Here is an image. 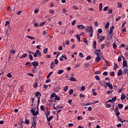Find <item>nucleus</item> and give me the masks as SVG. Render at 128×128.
I'll return each mask as SVG.
<instances>
[{"instance_id": "nucleus-43", "label": "nucleus", "mask_w": 128, "mask_h": 128, "mask_svg": "<svg viewBox=\"0 0 128 128\" xmlns=\"http://www.w3.org/2000/svg\"><path fill=\"white\" fill-rule=\"evenodd\" d=\"M48 52V48H46L44 50V54H46Z\"/></svg>"}, {"instance_id": "nucleus-24", "label": "nucleus", "mask_w": 128, "mask_h": 128, "mask_svg": "<svg viewBox=\"0 0 128 128\" xmlns=\"http://www.w3.org/2000/svg\"><path fill=\"white\" fill-rule=\"evenodd\" d=\"M76 38L78 40V42H80V35L78 34H77L76 36Z\"/></svg>"}, {"instance_id": "nucleus-10", "label": "nucleus", "mask_w": 128, "mask_h": 128, "mask_svg": "<svg viewBox=\"0 0 128 128\" xmlns=\"http://www.w3.org/2000/svg\"><path fill=\"white\" fill-rule=\"evenodd\" d=\"M124 66H126V68H128V62H126V60H123L122 68H124Z\"/></svg>"}, {"instance_id": "nucleus-58", "label": "nucleus", "mask_w": 128, "mask_h": 128, "mask_svg": "<svg viewBox=\"0 0 128 128\" xmlns=\"http://www.w3.org/2000/svg\"><path fill=\"white\" fill-rule=\"evenodd\" d=\"M7 76H8V78H12V74H10V73H8V74H7Z\"/></svg>"}, {"instance_id": "nucleus-54", "label": "nucleus", "mask_w": 128, "mask_h": 128, "mask_svg": "<svg viewBox=\"0 0 128 128\" xmlns=\"http://www.w3.org/2000/svg\"><path fill=\"white\" fill-rule=\"evenodd\" d=\"M34 88H38V83L34 84Z\"/></svg>"}, {"instance_id": "nucleus-38", "label": "nucleus", "mask_w": 128, "mask_h": 128, "mask_svg": "<svg viewBox=\"0 0 128 128\" xmlns=\"http://www.w3.org/2000/svg\"><path fill=\"white\" fill-rule=\"evenodd\" d=\"M54 64H58V60L55 59L54 60Z\"/></svg>"}, {"instance_id": "nucleus-3", "label": "nucleus", "mask_w": 128, "mask_h": 128, "mask_svg": "<svg viewBox=\"0 0 128 128\" xmlns=\"http://www.w3.org/2000/svg\"><path fill=\"white\" fill-rule=\"evenodd\" d=\"M98 40L100 42H102V40H104L105 37L104 36H100V34H97Z\"/></svg>"}, {"instance_id": "nucleus-46", "label": "nucleus", "mask_w": 128, "mask_h": 128, "mask_svg": "<svg viewBox=\"0 0 128 128\" xmlns=\"http://www.w3.org/2000/svg\"><path fill=\"white\" fill-rule=\"evenodd\" d=\"M46 24V22H43L40 23V26H44V24Z\"/></svg>"}, {"instance_id": "nucleus-26", "label": "nucleus", "mask_w": 128, "mask_h": 128, "mask_svg": "<svg viewBox=\"0 0 128 128\" xmlns=\"http://www.w3.org/2000/svg\"><path fill=\"white\" fill-rule=\"evenodd\" d=\"M26 38H30V40H36V38L32 36H26Z\"/></svg>"}, {"instance_id": "nucleus-16", "label": "nucleus", "mask_w": 128, "mask_h": 128, "mask_svg": "<svg viewBox=\"0 0 128 128\" xmlns=\"http://www.w3.org/2000/svg\"><path fill=\"white\" fill-rule=\"evenodd\" d=\"M102 4L100 3L99 4V10L100 12H102Z\"/></svg>"}, {"instance_id": "nucleus-51", "label": "nucleus", "mask_w": 128, "mask_h": 128, "mask_svg": "<svg viewBox=\"0 0 128 128\" xmlns=\"http://www.w3.org/2000/svg\"><path fill=\"white\" fill-rule=\"evenodd\" d=\"M62 58H64V60H68V58H66V55H62Z\"/></svg>"}, {"instance_id": "nucleus-41", "label": "nucleus", "mask_w": 128, "mask_h": 128, "mask_svg": "<svg viewBox=\"0 0 128 128\" xmlns=\"http://www.w3.org/2000/svg\"><path fill=\"white\" fill-rule=\"evenodd\" d=\"M25 124H30V122L28 121V120L26 119Z\"/></svg>"}, {"instance_id": "nucleus-8", "label": "nucleus", "mask_w": 128, "mask_h": 128, "mask_svg": "<svg viewBox=\"0 0 128 128\" xmlns=\"http://www.w3.org/2000/svg\"><path fill=\"white\" fill-rule=\"evenodd\" d=\"M77 28L80 30H84V26L82 24L78 25Z\"/></svg>"}, {"instance_id": "nucleus-47", "label": "nucleus", "mask_w": 128, "mask_h": 128, "mask_svg": "<svg viewBox=\"0 0 128 128\" xmlns=\"http://www.w3.org/2000/svg\"><path fill=\"white\" fill-rule=\"evenodd\" d=\"M79 56H80V58H83L84 54H82V53L80 52L79 53Z\"/></svg>"}, {"instance_id": "nucleus-50", "label": "nucleus", "mask_w": 128, "mask_h": 128, "mask_svg": "<svg viewBox=\"0 0 128 128\" xmlns=\"http://www.w3.org/2000/svg\"><path fill=\"white\" fill-rule=\"evenodd\" d=\"M90 58H92V57H90V56H88L86 58V60H90Z\"/></svg>"}, {"instance_id": "nucleus-20", "label": "nucleus", "mask_w": 128, "mask_h": 128, "mask_svg": "<svg viewBox=\"0 0 128 128\" xmlns=\"http://www.w3.org/2000/svg\"><path fill=\"white\" fill-rule=\"evenodd\" d=\"M96 41H94L93 43V48L96 50Z\"/></svg>"}, {"instance_id": "nucleus-33", "label": "nucleus", "mask_w": 128, "mask_h": 128, "mask_svg": "<svg viewBox=\"0 0 128 128\" xmlns=\"http://www.w3.org/2000/svg\"><path fill=\"white\" fill-rule=\"evenodd\" d=\"M122 4L120 2L118 3V8H122Z\"/></svg>"}, {"instance_id": "nucleus-29", "label": "nucleus", "mask_w": 128, "mask_h": 128, "mask_svg": "<svg viewBox=\"0 0 128 128\" xmlns=\"http://www.w3.org/2000/svg\"><path fill=\"white\" fill-rule=\"evenodd\" d=\"M122 32H126V28H124L122 30Z\"/></svg>"}, {"instance_id": "nucleus-9", "label": "nucleus", "mask_w": 128, "mask_h": 128, "mask_svg": "<svg viewBox=\"0 0 128 128\" xmlns=\"http://www.w3.org/2000/svg\"><path fill=\"white\" fill-rule=\"evenodd\" d=\"M106 84L110 90H112V85L110 84V82H106Z\"/></svg>"}, {"instance_id": "nucleus-11", "label": "nucleus", "mask_w": 128, "mask_h": 128, "mask_svg": "<svg viewBox=\"0 0 128 128\" xmlns=\"http://www.w3.org/2000/svg\"><path fill=\"white\" fill-rule=\"evenodd\" d=\"M122 69H120L118 71L117 75L118 76H122Z\"/></svg>"}, {"instance_id": "nucleus-31", "label": "nucleus", "mask_w": 128, "mask_h": 128, "mask_svg": "<svg viewBox=\"0 0 128 128\" xmlns=\"http://www.w3.org/2000/svg\"><path fill=\"white\" fill-rule=\"evenodd\" d=\"M60 100V97L58 96H55V100Z\"/></svg>"}, {"instance_id": "nucleus-39", "label": "nucleus", "mask_w": 128, "mask_h": 128, "mask_svg": "<svg viewBox=\"0 0 128 128\" xmlns=\"http://www.w3.org/2000/svg\"><path fill=\"white\" fill-rule=\"evenodd\" d=\"M113 48L114 50L116 48V43L113 44Z\"/></svg>"}, {"instance_id": "nucleus-17", "label": "nucleus", "mask_w": 128, "mask_h": 128, "mask_svg": "<svg viewBox=\"0 0 128 128\" xmlns=\"http://www.w3.org/2000/svg\"><path fill=\"white\" fill-rule=\"evenodd\" d=\"M128 70L127 68H124V72H123L124 74H128Z\"/></svg>"}, {"instance_id": "nucleus-4", "label": "nucleus", "mask_w": 128, "mask_h": 128, "mask_svg": "<svg viewBox=\"0 0 128 128\" xmlns=\"http://www.w3.org/2000/svg\"><path fill=\"white\" fill-rule=\"evenodd\" d=\"M114 112L116 113L115 114L116 116H118L120 114V111H118V106L116 107L114 110Z\"/></svg>"}, {"instance_id": "nucleus-1", "label": "nucleus", "mask_w": 128, "mask_h": 128, "mask_svg": "<svg viewBox=\"0 0 128 128\" xmlns=\"http://www.w3.org/2000/svg\"><path fill=\"white\" fill-rule=\"evenodd\" d=\"M107 36L108 40H112V26H111L110 28V30H107Z\"/></svg>"}, {"instance_id": "nucleus-40", "label": "nucleus", "mask_w": 128, "mask_h": 128, "mask_svg": "<svg viewBox=\"0 0 128 128\" xmlns=\"http://www.w3.org/2000/svg\"><path fill=\"white\" fill-rule=\"evenodd\" d=\"M68 86H66L64 88V92H66V90H68Z\"/></svg>"}, {"instance_id": "nucleus-37", "label": "nucleus", "mask_w": 128, "mask_h": 128, "mask_svg": "<svg viewBox=\"0 0 128 128\" xmlns=\"http://www.w3.org/2000/svg\"><path fill=\"white\" fill-rule=\"evenodd\" d=\"M101 74V72L99 70L96 71L94 72L95 74Z\"/></svg>"}, {"instance_id": "nucleus-5", "label": "nucleus", "mask_w": 128, "mask_h": 128, "mask_svg": "<svg viewBox=\"0 0 128 128\" xmlns=\"http://www.w3.org/2000/svg\"><path fill=\"white\" fill-rule=\"evenodd\" d=\"M86 30H87L88 32H94L92 26H88Z\"/></svg>"}, {"instance_id": "nucleus-59", "label": "nucleus", "mask_w": 128, "mask_h": 128, "mask_svg": "<svg viewBox=\"0 0 128 128\" xmlns=\"http://www.w3.org/2000/svg\"><path fill=\"white\" fill-rule=\"evenodd\" d=\"M58 50H62V46H60L58 48Z\"/></svg>"}, {"instance_id": "nucleus-63", "label": "nucleus", "mask_w": 128, "mask_h": 128, "mask_svg": "<svg viewBox=\"0 0 128 128\" xmlns=\"http://www.w3.org/2000/svg\"><path fill=\"white\" fill-rule=\"evenodd\" d=\"M8 24H10V22L6 21L5 24V26H6Z\"/></svg>"}, {"instance_id": "nucleus-30", "label": "nucleus", "mask_w": 128, "mask_h": 128, "mask_svg": "<svg viewBox=\"0 0 128 128\" xmlns=\"http://www.w3.org/2000/svg\"><path fill=\"white\" fill-rule=\"evenodd\" d=\"M118 106L119 108H122L124 107V104H118Z\"/></svg>"}, {"instance_id": "nucleus-60", "label": "nucleus", "mask_w": 128, "mask_h": 128, "mask_svg": "<svg viewBox=\"0 0 128 128\" xmlns=\"http://www.w3.org/2000/svg\"><path fill=\"white\" fill-rule=\"evenodd\" d=\"M80 98H84V95H82V94H80Z\"/></svg>"}, {"instance_id": "nucleus-27", "label": "nucleus", "mask_w": 128, "mask_h": 128, "mask_svg": "<svg viewBox=\"0 0 128 128\" xmlns=\"http://www.w3.org/2000/svg\"><path fill=\"white\" fill-rule=\"evenodd\" d=\"M52 72H50L48 74V76H47V77H46V78H48V79L50 78V76H52Z\"/></svg>"}, {"instance_id": "nucleus-36", "label": "nucleus", "mask_w": 128, "mask_h": 128, "mask_svg": "<svg viewBox=\"0 0 128 128\" xmlns=\"http://www.w3.org/2000/svg\"><path fill=\"white\" fill-rule=\"evenodd\" d=\"M56 93H52V94H51V98H54V96L56 97Z\"/></svg>"}, {"instance_id": "nucleus-19", "label": "nucleus", "mask_w": 128, "mask_h": 128, "mask_svg": "<svg viewBox=\"0 0 128 128\" xmlns=\"http://www.w3.org/2000/svg\"><path fill=\"white\" fill-rule=\"evenodd\" d=\"M70 80H71V82H76V79L74 77L70 78Z\"/></svg>"}, {"instance_id": "nucleus-44", "label": "nucleus", "mask_w": 128, "mask_h": 128, "mask_svg": "<svg viewBox=\"0 0 128 128\" xmlns=\"http://www.w3.org/2000/svg\"><path fill=\"white\" fill-rule=\"evenodd\" d=\"M88 120H94V118H93V117H89V118H88Z\"/></svg>"}, {"instance_id": "nucleus-42", "label": "nucleus", "mask_w": 128, "mask_h": 128, "mask_svg": "<svg viewBox=\"0 0 128 128\" xmlns=\"http://www.w3.org/2000/svg\"><path fill=\"white\" fill-rule=\"evenodd\" d=\"M95 78L96 80H100V76H95Z\"/></svg>"}, {"instance_id": "nucleus-53", "label": "nucleus", "mask_w": 128, "mask_h": 128, "mask_svg": "<svg viewBox=\"0 0 128 128\" xmlns=\"http://www.w3.org/2000/svg\"><path fill=\"white\" fill-rule=\"evenodd\" d=\"M98 26V22H94V26Z\"/></svg>"}, {"instance_id": "nucleus-23", "label": "nucleus", "mask_w": 128, "mask_h": 128, "mask_svg": "<svg viewBox=\"0 0 128 128\" xmlns=\"http://www.w3.org/2000/svg\"><path fill=\"white\" fill-rule=\"evenodd\" d=\"M63 72H64V70H59L58 71V74H63Z\"/></svg>"}, {"instance_id": "nucleus-64", "label": "nucleus", "mask_w": 128, "mask_h": 128, "mask_svg": "<svg viewBox=\"0 0 128 128\" xmlns=\"http://www.w3.org/2000/svg\"><path fill=\"white\" fill-rule=\"evenodd\" d=\"M102 74L103 76H108V72H103Z\"/></svg>"}, {"instance_id": "nucleus-57", "label": "nucleus", "mask_w": 128, "mask_h": 128, "mask_svg": "<svg viewBox=\"0 0 128 128\" xmlns=\"http://www.w3.org/2000/svg\"><path fill=\"white\" fill-rule=\"evenodd\" d=\"M40 108L41 110H44V108L43 106H41Z\"/></svg>"}, {"instance_id": "nucleus-32", "label": "nucleus", "mask_w": 128, "mask_h": 128, "mask_svg": "<svg viewBox=\"0 0 128 128\" xmlns=\"http://www.w3.org/2000/svg\"><path fill=\"white\" fill-rule=\"evenodd\" d=\"M36 122H33L32 128V126H34V128H36Z\"/></svg>"}, {"instance_id": "nucleus-56", "label": "nucleus", "mask_w": 128, "mask_h": 128, "mask_svg": "<svg viewBox=\"0 0 128 128\" xmlns=\"http://www.w3.org/2000/svg\"><path fill=\"white\" fill-rule=\"evenodd\" d=\"M77 118H78V120H82V117L78 116L77 117Z\"/></svg>"}, {"instance_id": "nucleus-55", "label": "nucleus", "mask_w": 128, "mask_h": 128, "mask_svg": "<svg viewBox=\"0 0 128 128\" xmlns=\"http://www.w3.org/2000/svg\"><path fill=\"white\" fill-rule=\"evenodd\" d=\"M117 128H122V124H118L116 125Z\"/></svg>"}, {"instance_id": "nucleus-25", "label": "nucleus", "mask_w": 128, "mask_h": 128, "mask_svg": "<svg viewBox=\"0 0 128 128\" xmlns=\"http://www.w3.org/2000/svg\"><path fill=\"white\" fill-rule=\"evenodd\" d=\"M62 14H66V12H68V10H66V9L64 8L62 10Z\"/></svg>"}, {"instance_id": "nucleus-12", "label": "nucleus", "mask_w": 128, "mask_h": 128, "mask_svg": "<svg viewBox=\"0 0 128 128\" xmlns=\"http://www.w3.org/2000/svg\"><path fill=\"white\" fill-rule=\"evenodd\" d=\"M46 118H47V120L48 122H50L51 120H52V118H54V116H50L49 118L48 116V115H46Z\"/></svg>"}, {"instance_id": "nucleus-62", "label": "nucleus", "mask_w": 128, "mask_h": 128, "mask_svg": "<svg viewBox=\"0 0 128 128\" xmlns=\"http://www.w3.org/2000/svg\"><path fill=\"white\" fill-rule=\"evenodd\" d=\"M121 18L120 16H118V18H116V22H118V20H120Z\"/></svg>"}, {"instance_id": "nucleus-48", "label": "nucleus", "mask_w": 128, "mask_h": 128, "mask_svg": "<svg viewBox=\"0 0 128 128\" xmlns=\"http://www.w3.org/2000/svg\"><path fill=\"white\" fill-rule=\"evenodd\" d=\"M90 32V34L89 36H90V38H92V34H94V31H92V32Z\"/></svg>"}, {"instance_id": "nucleus-61", "label": "nucleus", "mask_w": 128, "mask_h": 128, "mask_svg": "<svg viewBox=\"0 0 128 128\" xmlns=\"http://www.w3.org/2000/svg\"><path fill=\"white\" fill-rule=\"evenodd\" d=\"M120 48H126V44H122L120 46Z\"/></svg>"}, {"instance_id": "nucleus-28", "label": "nucleus", "mask_w": 128, "mask_h": 128, "mask_svg": "<svg viewBox=\"0 0 128 128\" xmlns=\"http://www.w3.org/2000/svg\"><path fill=\"white\" fill-rule=\"evenodd\" d=\"M29 59L30 60H34V57H32V54H29Z\"/></svg>"}, {"instance_id": "nucleus-6", "label": "nucleus", "mask_w": 128, "mask_h": 128, "mask_svg": "<svg viewBox=\"0 0 128 128\" xmlns=\"http://www.w3.org/2000/svg\"><path fill=\"white\" fill-rule=\"evenodd\" d=\"M117 118L118 120H119V122H122V124H124V122H126V120H122V118L120 116H117Z\"/></svg>"}, {"instance_id": "nucleus-52", "label": "nucleus", "mask_w": 128, "mask_h": 128, "mask_svg": "<svg viewBox=\"0 0 128 128\" xmlns=\"http://www.w3.org/2000/svg\"><path fill=\"white\" fill-rule=\"evenodd\" d=\"M108 6L104 7V12H106V10H108Z\"/></svg>"}, {"instance_id": "nucleus-15", "label": "nucleus", "mask_w": 128, "mask_h": 128, "mask_svg": "<svg viewBox=\"0 0 128 128\" xmlns=\"http://www.w3.org/2000/svg\"><path fill=\"white\" fill-rule=\"evenodd\" d=\"M30 112H32V114L33 116H36V110H34V109H32Z\"/></svg>"}, {"instance_id": "nucleus-18", "label": "nucleus", "mask_w": 128, "mask_h": 128, "mask_svg": "<svg viewBox=\"0 0 128 128\" xmlns=\"http://www.w3.org/2000/svg\"><path fill=\"white\" fill-rule=\"evenodd\" d=\"M100 57H96V58H95V62H98L100 61Z\"/></svg>"}, {"instance_id": "nucleus-7", "label": "nucleus", "mask_w": 128, "mask_h": 128, "mask_svg": "<svg viewBox=\"0 0 128 128\" xmlns=\"http://www.w3.org/2000/svg\"><path fill=\"white\" fill-rule=\"evenodd\" d=\"M54 68H56V66H54V62H52L50 64V68H51V70H54Z\"/></svg>"}, {"instance_id": "nucleus-34", "label": "nucleus", "mask_w": 128, "mask_h": 128, "mask_svg": "<svg viewBox=\"0 0 128 128\" xmlns=\"http://www.w3.org/2000/svg\"><path fill=\"white\" fill-rule=\"evenodd\" d=\"M98 32L102 34V28L98 29Z\"/></svg>"}, {"instance_id": "nucleus-13", "label": "nucleus", "mask_w": 128, "mask_h": 128, "mask_svg": "<svg viewBox=\"0 0 128 128\" xmlns=\"http://www.w3.org/2000/svg\"><path fill=\"white\" fill-rule=\"evenodd\" d=\"M32 64L34 66H38V63L37 62H32Z\"/></svg>"}, {"instance_id": "nucleus-2", "label": "nucleus", "mask_w": 128, "mask_h": 128, "mask_svg": "<svg viewBox=\"0 0 128 128\" xmlns=\"http://www.w3.org/2000/svg\"><path fill=\"white\" fill-rule=\"evenodd\" d=\"M40 96H42V94L40 92H36L35 94V96L38 98V105H37L38 108V106L40 104Z\"/></svg>"}, {"instance_id": "nucleus-22", "label": "nucleus", "mask_w": 128, "mask_h": 128, "mask_svg": "<svg viewBox=\"0 0 128 128\" xmlns=\"http://www.w3.org/2000/svg\"><path fill=\"white\" fill-rule=\"evenodd\" d=\"M126 98V96L124 94V93H122V94L121 96V100H124Z\"/></svg>"}, {"instance_id": "nucleus-14", "label": "nucleus", "mask_w": 128, "mask_h": 128, "mask_svg": "<svg viewBox=\"0 0 128 128\" xmlns=\"http://www.w3.org/2000/svg\"><path fill=\"white\" fill-rule=\"evenodd\" d=\"M116 68H118V64H116V63H114V67L113 70H116Z\"/></svg>"}, {"instance_id": "nucleus-45", "label": "nucleus", "mask_w": 128, "mask_h": 128, "mask_svg": "<svg viewBox=\"0 0 128 128\" xmlns=\"http://www.w3.org/2000/svg\"><path fill=\"white\" fill-rule=\"evenodd\" d=\"M112 9H109V10H108V14H112Z\"/></svg>"}, {"instance_id": "nucleus-21", "label": "nucleus", "mask_w": 128, "mask_h": 128, "mask_svg": "<svg viewBox=\"0 0 128 128\" xmlns=\"http://www.w3.org/2000/svg\"><path fill=\"white\" fill-rule=\"evenodd\" d=\"M26 56H28V54H24L22 56L20 57V58H26Z\"/></svg>"}, {"instance_id": "nucleus-35", "label": "nucleus", "mask_w": 128, "mask_h": 128, "mask_svg": "<svg viewBox=\"0 0 128 128\" xmlns=\"http://www.w3.org/2000/svg\"><path fill=\"white\" fill-rule=\"evenodd\" d=\"M73 92H74V90L71 89L69 92V94H72Z\"/></svg>"}, {"instance_id": "nucleus-49", "label": "nucleus", "mask_w": 128, "mask_h": 128, "mask_svg": "<svg viewBox=\"0 0 128 128\" xmlns=\"http://www.w3.org/2000/svg\"><path fill=\"white\" fill-rule=\"evenodd\" d=\"M86 90V86H82V87H81V90Z\"/></svg>"}]
</instances>
